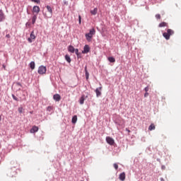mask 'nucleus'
Returning <instances> with one entry per match:
<instances>
[{
  "label": "nucleus",
  "instance_id": "nucleus-38",
  "mask_svg": "<svg viewBox=\"0 0 181 181\" xmlns=\"http://www.w3.org/2000/svg\"><path fill=\"white\" fill-rule=\"evenodd\" d=\"M126 131H127V132H131V130L128 129H126Z\"/></svg>",
  "mask_w": 181,
  "mask_h": 181
},
{
  "label": "nucleus",
  "instance_id": "nucleus-6",
  "mask_svg": "<svg viewBox=\"0 0 181 181\" xmlns=\"http://www.w3.org/2000/svg\"><path fill=\"white\" fill-rule=\"evenodd\" d=\"M88 52H90V46L86 45L83 47V50L82 51V53H83V54H86L88 53Z\"/></svg>",
  "mask_w": 181,
  "mask_h": 181
},
{
  "label": "nucleus",
  "instance_id": "nucleus-23",
  "mask_svg": "<svg viewBox=\"0 0 181 181\" xmlns=\"http://www.w3.org/2000/svg\"><path fill=\"white\" fill-rule=\"evenodd\" d=\"M76 122H77V115H74L72 117V124H76Z\"/></svg>",
  "mask_w": 181,
  "mask_h": 181
},
{
  "label": "nucleus",
  "instance_id": "nucleus-15",
  "mask_svg": "<svg viewBox=\"0 0 181 181\" xmlns=\"http://www.w3.org/2000/svg\"><path fill=\"white\" fill-rule=\"evenodd\" d=\"M85 74L86 80H88V77H90V74L88 73V71H87V66H85Z\"/></svg>",
  "mask_w": 181,
  "mask_h": 181
},
{
  "label": "nucleus",
  "instance_id": "nucleus-28",
  "mask_svg": "<svg viewBox=\"0 0 181 181\" xmlns=\"http://www.w3.org/2000/svg\"><path fill=\"white\" fill-rule=\"evenodd\" d=\"M52 110H53V107H52V106H49L47 108V111H49V112L52 111Z\"/></svg>",
  "mask_w": 181,
  "mask_h": 181
},
{
  "label": "nucleus",
  "instance_id": "nucleus-16",
  "mask_svg": "<svg viewBox=\"0 0 181 181\" xmlns=\"http://www.w3.org/2000/svg\"><path fill=\"white\" fill-rule=\"evenodd\" d=\"M47 9L48 12L50 13V18H52V15H53V10H52V7L50 6H47Z\"/></svg>",
  "mask_w": 181,
  "mask_h": 181
},
{
  "label": "nucleus",
  "instance_id": "nucleus-34",
  "mask_svg": "<svg viewBox=\"0 0 181 181\" xmlns=\"http://www.w3.org/2000/svg\"><path fill=\"white\" fill-rule=\"evenodd\" d=\"M148 95H149V93L148 92H146V93L144 94V97L146 98L148 97Z\"/></svg>",
  "mask_w": 181,
  "mask_h": 181
},
{
  "label": "nucleus",
  "instance_id": "nucleus-26",
  "mask_svg": "<svg viewBox=\"0 0 181 181\" xmlns=\"http://www.w3.org/2000/svg\"><path fill=\"white\" fill-rule=\"evenodd\" d=\"M32 2H35V4H40V0H31Z\"/></svg>",
  "mask_w": 181,
  "mask_h": 181
},
{
  "label": "nucleus",
  "instance_id": "nucleus-29",
  "mask_svg": "<svg viewBox=\"0 0 181 181\" xmlns=\"http://www.w3.org/2000/svg\"><path fill=\"white\" fill-rule=\"evenodd\" d=\"M113 166H114L115 169H116V170L118 169V164L117 163H115L113 165Z\"/></svg>",
  "mask_w": 181,
  "mask_h": 181
},
{
  "label": "nucleus",
  "instance_id": "nucleus-8",
  "mask_svg": "<svg viewBox=\"0 0 181 181\" xmlns=\"http://www.w3.org/2000/svg\"><path fill=\"white\" fill-rule=\"evenodd\" d=\"M4 21H5V14L2 10H0V22H4Z\"/></svg>",
  "mask_w": 181,
  "mask_h": 181
},
{
  "label": "nucleus",
  "instance_id": "nucleus-27",
  "mask_svg": "<svg viewBox=\"0 0 181 181\" xmlns=\"http://www.w3.org/2000/svg\"><path fill=\"white\" fill-rule=\"evenodd\" d=\"M13 99L15 100V101H19V100L17 98L16 96H15V95H12Z\"/></svg>",
  "mask_w": 181,
  "mask_h": 181
},
{
  "label": "nucleus",
  "instance_id": "nucleus-14",
  "mask_svg": "<svg viewBox=\"0 0 181 181\" xmlns=\"http://www.w3.org/2000/svg\"><path fill=\"white\" fill-rule=\"evenodd\" d=\"M76 49H74V47L72 45H69L68 47V51L70 52L71 53H74Z\"/></svg>",
  "mask_w": 181,
  "mask_h": 181
},
{
  "label": "nucleus",
  "instance_id": "nucleus-25",
  "mask_svg": "<svg viewBox=\"0 0 181 181\" xmlns=\"http://www.w3.org/2000/svg\"><path fill=\"white\" fill-rule=\"evenodd\" d=\"M18 112L20 114H22V112H23V107H18Z\"/></svg>",
  "mask_w": 181,
  "mask_h": 181
},
{
  "label": "nucleus",
  "instance_id": "nucleus-10",
  "mask_svg": "<svg viewBox=\"0 0 181 181\" xmlns=\"http://www.w3.org/2000/svg\"><path fill=\"white\" fill-rule=\"evenodd\" d=\"M39 131V127L37 126H33V128L30 129L31 134H35V132H37Z\"/></svg>",
  "mask_w": 181,
  "mask_h": 181
},
{
  "label": "nucleus",
  "instance_id": "nucleus-21",
  "mask_svg": "<svg viewBox=\"0 0 181 181\" xmlns=\"http://www.w3.org/2000/svg\"><path fill=\"white\" fill-rule=\"evenodd\" d=\"M30 67L31 70H35V62H31L30 63Z\"/></svg>",
  "mask_w": 181,
  "mask_h": 181
},
{
  "label": "nucleus",
  "instance_id": "nucleus-24",
  "mask_svg": "<svg viewBox=\"0 0 181 181\" xmlns=\"http://www.w3.org/2000/svg\"><path fill=\"white\" fill-rule=\"evenodd\" d=\"M155 124H151L149 127H148V130L149 131H153V129H155Z\"/></svg>",
  "mask_w": 181,
  "mask_h": 181
},
{
  "label": "nucleus",
  "instance_id": "nucleus-39",
  "mask_svg": "<svg viewBox=\"0 0 181 181\" xmlns=\"http://www.w3.org/2000/svg\"><path fill=\"white\" fill-rule=\"evenodd\" d=\"M161 181H164V180H163V178H161Z\"/></svg>",
  "mask_w": 181,
  "mask_h": 181
},
{
  "label": "nucleus",
  "instance_id": "nucleus-32",
  "mask_svg": "<svg viewBox=\"0 0 181 181\" xmlns=\"http://www.w3.org/2000/svg\"><path fill=\"white\" fill-rule=\"evenodd\" d=\"M74 52L78 56V49H76Z\"/></svg>",
  "mask_w": 181,
  "mask_h": 181
},
{
  "label": "nucleus",
  "instance_id": "nucleus-19",
  "mask_svg": "<svg viewBox=\"0 0 181 181\" xmlns=\"http://www.w3.org/2000/svg\"><path fill=\"white\" fill-rule=\"evenodd\" d=\"M107 60L110 62V63H115V58H114L113 57H110L107 58Z\"/></svg>",
  "mask_w": 181,
  "mask_h": 181
},
{
  "label": "nucleus",
  "instance_id": "nucleus-17",
  "mask_svg": "<svg viewBox=\"0 0 181 181\" xmlns=\"http://www.w3.org/2000/svg\"><path fill=\"white\" fill-rule=\"evenodd\" d=\"M36 19H37V16L34 15L32 18V24L33 25H35V23H36Z\"/></svg>",
  "mask_w": 181,
  "mask_h": 181
},
{
  "label": "nucleus",
  "instance_id": "nucleus-31",
  "mask_svg": "<svg viewBox=\"0 0 181 181\" xmlns=\"http://www.w3.org/2000/svg\"><path fill=\"white\" fill-rule=\"evenodd\" d=\"M144 90L146 91V93H148V91H149V87H146L145 88H144Z\"/></svg>",
  "mask_w": 181,
  "mask_h": 181
},
{
  "label": "nucleus",
  "instance_id": "nucleus-11",
  "mask_svg": "<svg viewBox=\"0 0 181 181\" xmlns=\"http://www.w3.org/2000/svg\"><path fill=\"white\" fill-rule=\"evenodd\" d=\"M53 99L55 101H60V100H62V96H60V95H59V94H55L53 96Z\"/></svg>",
  "mask_w": 181,
  "mask_h": 181
},
{
  "label": "nucleus",
  "instance_id": "nucleus-12",
  "mask_svg": "<svg viewBox=\"0 0 181 181\" xmlns=\"http://www.w3.org/2000/svg\"><path fill=\"white\" fill-rule=\"evenodd\" d=\"M86 100V95H83L79 99V103L81 105L84 104V101Z\"/></svg>",
  "mask_w": 181,
  "mask_h": 181
},
{
  "label": "nucleus",
  "instance_id": "nucleus-33",
  "mask_svg": "<svg viewBox=\"0 0 181 181\" xmlns=\"http://www.w3.org/2000/svg\"><path fill=\"white\" fill-rule=\"evenodd\" d=\"M79 23L81 24V16H78Z\"/></svg>",
  "mask_w": 181,
  "mask_h": 181
},
{
  "label": "nucleus",
  "instance_id": "nucleus-37",
  "mask_svg": "<svg viewBox=\"0 0 181 181\" xmlns=\"http://www.w3.org/2000/svg\"><path fill=\"white\" fill-rule=\"evenodd\" d=\"M3 69H4V70L6 69V66L3 64Z\"/></svg>",
  "mask_w": 181,
  "mask_h": 181
},
{
  "label": "nucleus",
  "instance_id": "nucleus-9",
  "mask_svg": "<svg viewBox=\"0 0 181 181\" xmlns=\"http://www.w3.org/2000/svg\"><path fill=\"white\" fill-rule=\"evenodd\" d=\"M101 90H103V87L96 88L95 93L97 97H100V95H101Z\"/></svg>",
  "mask_w": 181,
  "mask_h": 181
},
{
  "label": "nucleus",
  "instance_id": "nucleus-1",
  "mask_svg": "<svg viewBox=\"0 0 181 181\" xmlns=\"http://www.w3.org/2000/svg\"><path fill=\"white\" fill-rule=\"evenodd\" d=\"M94 35H95V29L92 28L90 30L88 33L85 35L86 40H88V42H91V39H93V36H94Z\"/></svg>",
  "mask_w": 181,
  "mask_h": 181
},
{
  "label": "nucleus",
  "instance_id": "nucleus-13",
  "mask_svg": "<svg viewBox=\"0 0 181 181\" xmlns=\"http://www.w3.org/2000/svg\"><path fill=\"white\" fill-rule=\"evenodd\" d=\"M119 179L122 181L125 180V173H120L119 176Z\"/></svg>",
  "mask_w": 181,
  "mask_h": 181
},
{
  "label": "nucleus",
  "instance_id": "nucleus-5",
  "mask_svg": "<svg viewBox=\"0 0 181 181\" xmlns=\"http://www.w3.org/2000/svg\"><path fill=\"white\" fill-rule=\"evenodd\" d=\"M46 66H40L38 68V74H46Z\"/></svg>",
  "mask_w": 181,
  "mask_h": 181
},
{
  "label": "nucleus",
  "instance_id": "nucleus-22",
  "mask_svg": "<svg viewBox=\"0 0 181 181\" xmlns=\"http://www.w3.org/2000/svg\"><path fill=\"white\" fill-rule=\"evenodd\" d=\"M65 60H66V62H68V63H71V59L70 58V56H69V55L65 56Z\"/></svg>",
  "mask_w": 181,
  "mask_h": 181
},
{
  "label": "nucleus",
  "instance_id": "nucleus-18",
  "mask_svg": "<svg viewBox=\"0 0 181 181\" xmlns=\"http://www.w3.org/2000/svg\"><path fill=\"white\" fill-rule=\"evenodd\" d=\"M97 12H98V8H95L93 10L90 11L91 15H97Z\"/></svg>",
  "mask_w": 181,
  "mask_h": 181
},
{
  "label": "nucleus",
  "instance_id": "nucleus-36",
  "mask_svg": "<svg viewBox=\"0 0 181 181\" xmlns=\"http://www.w3.org/2000/svg\"><path fill=\"white\" fill-rule=\"evenodd\" d=\"M6 37H8V39H9V37H11V35L7 34V35H6Z\"/></svg>",
  "mask_w": 181,
  "mask_h": 181
},
{
  "label": "nucleus",
  "instance_id": "nucleus-2",
  "mask_svg": "<svg viewBox=\"0 0 181 181\" xmlns=\"http://www.w3.org/2000/svg\"><path fill=\"white\" fill-rule=\"evenodd\" d=\"M175 33V31H173L172 29H168L167 33H164L163 34V37L166 39V40H169L170 39V36Z\"/></svg>",
  "mask_w": 181,
  "mask_h": 181
},
{
  "label": "nucleus",
  "instance_id": "nucleus-3",
  "mask_svg": "<svg viewBox=\"0 0 181 181\" xmlns=\"http://www.w3.org/2000/svg\"><path fill=\"white\" fill-rule=\"evenodd\" d=\"M36 40V35H35V31H32L30 35V37L28 39L29 43H32L33 40Z\"/></svg>",
  "mask_w": 181,
  "mask_h": 181
},
{
  "label": "nucleus",
  "instance_id": "nucleus-20",
  "mask_svg": "<svg viewBox=\"0 0 181 181\" xmlns=\"http://www.w3.org/2000/svg\"><path fill=\"white\" fill-rule=\"evenodd\" d=\"M159 28H165V26H168V23L165 22H162L159 24Z\"/></svg>",
  "mask_w": 181,
  "mask_h": 181
},
{
  "label": "nucleus",
  "instance_id": "nucleus-35",
  "mask_svg": "<svg viewBox=\"0 0 181 181\" xmlns=\"http://www.w3.org/2000/svg\"><path fill=\"white\" fill-rule=\"evenodd\" d=\"M16 85L19 86L20 87H22V84H21V83H19V82L16 83Z\"/></svg>",
  "mask_w": 181,
  "mask_h": 181
},
{
  "label": "nucleus",
  "instance_id": "nucleus-7",
  "mask_svg": "<svg viewBox=\"0 0 181 181\" xmlns=\"http://www.w3.org/2000/svg\"><path fill=\"white\" fill-rule=\"evenodd\" d=\"M33 12L37 14L39 13V12H40V8L38 6H33Z\"/></svg>",
  "mask_w": 181,
  "mask_h": 181
},
{
  "label": "nucleus",
  "instance_id": "nucleus-30",
  "mask_svg": "<svg viewBox=\"0 0 181 181\" xmlns=\"http://www.w3.org/2000/svg\"><path fill=\"white\" fill-rule=\"evenodd\" d=\"M156 19H160V14H156Z\"/></svg>",
  "mask_w": 181,
  "mask_h": 181
},
{
  "label": "nucleus",
  "instance_id": "nucleus-4",
  "mask_svg": "<svg viewBox=\"0 0 181 181\" xmlns=\"http://www.w3.org/2000/svg\"><path fill=\"white\" fill-rule=\"evenodd\" d=\"M106 142L109 144V145H114V144H115V141L114 140V139H112V137L111 136H107L106 137Z\"/></svg>",
  "mask_w": 181,
  "mask_h": 181
}]
</instances>
